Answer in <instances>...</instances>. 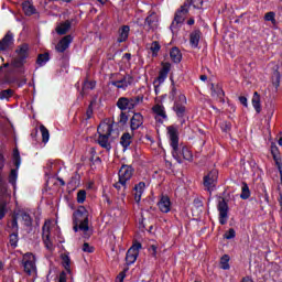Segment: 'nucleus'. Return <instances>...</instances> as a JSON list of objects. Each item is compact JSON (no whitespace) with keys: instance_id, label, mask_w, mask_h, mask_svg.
<instances>
[{"instance_id":"1","label":"nucleus","mask_w":282,"mask_h":282,"mask_svg":"<svg viewBox=\"0 0 282 282\" xmlns=\"http://www.w3.org/2000/svg\"><path fill=\"white\" fill-rule=\"evenodd\" d=\"M191 6H193L195 10H202L204 7V0H186L185 3L181 6V8L175 12L174 20L170 25V30L174 36L175 33L178 32V30L182 28V24L184 23V17H186Z\"/></svg>"},{"instance_id":"2","label":"nucleus","mask_w":282,"mask_h":282,"mask_svg":"<svg viewBox=\"0 0 282 282\" xmlns=\"http://www.w3.org/2000/svg\"><path fill=\"white\" fill-rule=\"evenodd\" d=\"M73 230L84 232V238L89 239L91 232H89V210L85 206H79L77 210L73 213Z\"/></svg>"},{"instance_id":"3","label":"nucleus","mask_w":282,"mask_h":282,"mask_svg":"<svg viewBox=\"0 0 282 282\" xmlns=\"http://www.w3.org/2000/svg\"><path fill=\"white\" fill-rule=\"evenodd\" d=\"M15 54H18V56L11 59L10 65L13 69H23L25 63H28V58H30V44H20L15 50Z\"/></svg>"},{"instance_id":"4","label":"nucleus","mask_w":282,"mask_h":282,"mask_svg":"<svg viewBox=\"0 0 282 282\" xmlns=\"http://www.w3.org/2000/svg\"><path fill=\"white\" fill-rule=\"evenodd\" d=\"M144 102V96L138 95L134 97H120L116 105L121 111H131L135 109L138 105H142Z\"/></svg>"},{"instance_id":"5","label":"nucleus","mask_w":282,"mask_h":282,"mask_svg":"<svg viewBox=\"0 0 282 282\" xmlns=\"http://www.w3.org/2000/svg\"><path fill=\"white\" fill-rule=\"evenodd\" d=\"M167 134L170 137V145L172 147V158H174L178 164H182L183 161L180 156V134L177 129L173 126L167 127Z\"/></svg>"},{"instance_id":"6","label":"nucleus","mask_w":282,"mask_h":282,"mask_svg":"<svg viewBox=\"0 0 282 282\" xmlns=\"http://www.w3.org/2000/svg\"><path fill=\"white\" fill-rule=\"evenodd\" d=\"M219 180V171L212 170L209 171L204 177H203V186L204 189L209 193V195H213V192L215 188H217V182Z\"/></svg>"},{"instance_id":"7","label":"nucleus","mask_w":282,"mask_h":282,"mask_svg":"<svg viewBox=\"0 0 282 282\" xmlns=\"http://www.w3.org/2000/svg\"><path fill=\"white\" fill-rule=\"evenodd\" d=\"M12 160L15 169H12L9 174V184L17 188V180H19V169H21V153L19 149L13 150Z\"/></svg>"},{"instance_id":"8","label":"nucleus","mask_w":282,"mask_h":282,"mask_svg":"<svg viewBox=\"0 0 282 282\" xmlns=\"http://www.w3.org/2000/svg\"><path fill=\"white\" fill-rule=\"evenodd\" d=\"M186 95L181 94L178 95L177 100L174 101L173 105V111L176 113V117L178 118V120H181V123L184 124L185 120L184 118H186Z\"/></svg>"},{"instance_id":"9","label":"nucleus","mask_w":282,"mask_h":282,"mask_svg":"<svg viewBox=\"0 0 282 282\" xmlns=\"http://www.w3.org/2000/svg\"><path fill=\"white\" fill-rule=\"evenodd\" d=\"M170 73H171V63L162 62L161 69L159 70V75L153 82L155 94H158V87H160V85H164L165 80L169 78Z\"/></svg>"},{"instance_id":"10","label":"nucleus","mask_w":282,"mask_h":282,"mask_svg":"<svg viewBox=\"0 0 282 282\" xmlns=\"http://www.w3.org/2000/svg\"><path fill=\"white\" fill-rule=\"evenodd\" d=\"M140 250H142L141 242H133V245L128 249L126 253V262L127 265H133L135 261H138V257H140Z\"/></svg>"},{"instance_id":"11","label":"nucleus","mask_w":282,"mask_h":282,"mask_svg":"<svg viewBox=\"0 0 282 282\" xmlns=\"http://www.w3.org/2000/svg\"><path fill=\"white\" fill-rule=\"evenodd\" d=\"M133 173H135L133 165L122 164L118 172V177L121 180V184H128L133 177Z\"/></svg>"},{"instance_id":"12","label":"nucleus","mask_w":282,"mask_h":282,"mask_svg":"<svg viewBox=\"0 0 282 282\" xmlns=\"http://www.w3.org/2000/svg\"><path fill=\"white\" fill-rule=\"evenodd\" d=\"M230 208L228 207V203L226 202V198H221L217 205V210L219 213L220 226H226V224H228V210Z\"/></svg>"},{"instance_id":"13","label":"nucleus","mask_w":282,"mask_h":282,"mask_svg":"<svg viewBox=\"0 0 282 282\" xmlns=\"http://www.w3.org/2000/svg\"><path fill=\"white\" fill-rule=\"evenodd\" d=\"M22 265L26 274L32 275V272H36V262L34 261V256L32 253H25Z\"/></svg>"},{"instance_id":"14","label":"nucleus","mask_w":282,"mask_h":282,"mask_svg":"<svg viewBox=\"0 0 282 282\" xmlns=\"http://www.w3.org/2000/svg\"><path fill=\"white\" fill-rule=\"evenodd\" d=\"M11 45H14V33L9 31L0 41V52H7Z\"/></svg>"},{"instance_id":"15","label":"nucleus","mask_w":282,"mask_h":282,"mask_svg":"<svg viewBox=\"0 0 282 282\" xmlns=\"http://www.w3.org/2000/svg\"><path fill=\"white\" fill-rule=\"evenodd\" d=\"M72 41H74V37L72 35H65L59 40L57 45L55 46V50L59 52V54L65 53L67 50H69V45H72Z\"/></svg>"},{"instance_id":"16","label":"nucleus","mask_w":282,"mask_h":282,"mask_svg":"<svg viewBox=\"0 0 282 282\" xmlns=\"http://www.w3.org/2000/svg\"><path fill=\"white\" fill-rule=\"evenodd\" d=\"M42 239L47 250H52V248H54V243L52 242V229L47 225L42 227Z\"/></svg>"},{"instance_id":"17","label":"nucleus","mask_w":282,"mask_h":282,"mask_svg":"<svg viewBox=\"0 0 282 282\" xmlns=\"http://www.w3.org/2000/svg\"><path fill=\"white\" fill-rule=\"evenodd\" d=\"M144 124V116L140 112H134L130 119V129L131 131H138L140 127Z\"/></svg>"},{"instance_id":"18","label":"nucleus","mask_w":282,"mask_h":282,"mask_svg":"<svg viewBox=\"0 0 282 282\" xmlns=\"http://www.w3.org/2000/svg\"><path fill=\"white\" fill-rule=\"evenodd\" d=\"M133 84V76L131 75H126L122 79L120 80H115V82H111V85L113 87H117V89H127V87L129 85H132Z\"/></svg>"},{"instance_id":"19","label":"nucleus","mask_w":282,"mask_h":282,"mask_svg":"<svg viewBox=\"0 0 282 282\" xmlns=\"http://www.w3.org/2000/svg\"><path fill=\"white\" fill-rule=\"evenodd\" d=\"M199 41H202V31L196 29L189 34V45L193 50H197L199 47Z\"/></svg>"},{"instance_id":"20","label":"nucleus","mask_w":282,"mask_h":282,"mask_svg":"<svg viewBox=\"0 0 282 282\" xmlns=\"http://www.w3.org/2000/svg\"><path fill=\"white\" fill-rule=\"evenodd\" d=\"M22 10L25 17H32L36 14V7H34V2L32 0H25L22 2Z\"/></svg>"},{"instance_id":"21","label":"nucleus","mask_w":282,"mask_h":282,"mask_svg":"<svg viewBox=\"0 0 282 282\" xmlns=\"http://www.w3.org/2000/svg\"><path fill=\"white\" fill-rule=\"evenodd\" d=\"M158 206L161 213H171V198L169 196H162Z\"/></svg>"},{"instance_id":"22","label":"nucleus","mask_w":282,"mask_h":282,"mask_svg":"<svg viewBox=\"0 0 282 282\" xmlns=\"http://www.w3.org/2000/svg\"><path fill=\"white\" fill-rule=\"evenodd\" d=\"M212 96H217L220 102H226V99H224V96H226V93L224 91V88L219 84L217 85L212 84Z\"/></svg>"},{"instance_id":"23","label":"nucleus","mask_w":282,"mask_h":282,"mask_svg":"<svg viewBox=\"0 0 282 282\" xmlns=\"http://www.w3.org/2000/svg\"><path fill=\"white\" fill-rule=\"evenodd\" d=\"M145 25H148L149 30H156L158 29V13L151 12L145 18Z\"/></svg>"},{"instance_id":"24","label":"nucleus","mask_w":282,"mask_h":282,"mask_svg":"<svg viewBox=\"0 0 282 282\" xmlns=\"http://www.w3.org/2000/svg\"><path fill=\"white\" fill-rule=\"evenodd\" d=\"M98 135H111L113 133V126L110 123H100L97 128Z\"/></svg>"},{"instance_id":"25","label":"nucleus","mask_w":282,"mask_h":282,"mask_svg":"<svg viewBox=\"0 0 282 282\" xmlns=\"http://www.w3.org/2000/svg\"><path fill=\"white\" fill-rule=\"evenodd\" d=\"M129 32H131V28L129 25H122L119 29V36L117 39V42L119 43H126L129 39Z\"/></svg>"},{"instance_id":"26","label":"nucleus","mask_w":282,"mask_h":282,"mask_svg":"<svg viewBox=\"0 0 282 282\" xmlns=\"http://www.w3.org/2000/svg\"><path fill=\"white\" fill-rule=\"evenodd\" d=\"M133 142V135L129 132H124L120 138V144L123 149V151H127L129 147H131V143Z\"/></svg>"},{"instance_id":"27","label":"nucleus","mask_w":282,"mask_h":282,"mask_svg":"<svg viewBox=\"0 0 282 282\" xmlns=\"http://www.w3.org/2000/svg\"><path fill=\"white\" fill-rule=\"evenodd\" d=\"M109 138H111V135L99 134L97 140L99 147H101V149H106V151H111V143L109 142Z\"/></svg>"},{"instance_id":"28","label":"nucleus","mask_w":282,"mask_h":282,"mask_svg":"<svg viewBox=\"0 0 282 282\" xmlns=\"http://www.w3.org/2000/svg\"><path fill=\"white\" fill-rule=\"evenodd\" d=\"M170 58L173 61L176 65L182 63V51H180V47H172L170 51Z\"/></svg>"},{"instance_id":"29","label":"nucleus","mask_w":282,"mask_h":282,"mask_svg":"<svg viewBox=\"0 0 282 282\" xmlns=\"http://www.w3.org/2000/svg\"><path fill=\"white\" fill-rule=\"evenodd\" d=\"M68 30H72V21L66 20L65 22H62L57 28L56 32L59 34V36H63L67 34Z\"/></svg>"},{"instance_id":"30","label":"nucleus","mask_w":282,"mask_h":282,"mask_svg":"<svg viewBox=\"0 0 282 282\" xmlns=\"http://www.w3.org/2000/svg\"><path fill=\"white\" fill-rule=\"evenodd\" d=\"M35 63H36L37 67H45V65H47V63H50V53L39 54Z\"/></svg>"},{"instance_id":"31","label":"nucleus","mask_w":282,"mask_h":282,"mask_svg":"<svg viewBox=\"0 0 282 282\" xmlns=\"http://www.w3.org/2000/svg\"><path fill=\"white\" fill-rule=\"evenodd\" d=\"M152 111L153 113H155V116H159V118H163V120H166L167 116L164 106L156 104L152 107Z\"/></svg>"},{"instance_id":"32","label":"nucleus","mask_w":282,"mask_h":282,"mask_svg":"<svg viewBox=\"0 0 282 282\" xmlns=\"http://www.w3.org/2000/svg\"><path fill=\"white\" fill-rule=\"evenodd\" d=\"M180 158L181 161L183 158V160H186L187 162H193V152H191L187 147H182L180 148Z\"/></svg>"},{"instance_id":"33","label":"nucleus","mask_w":282,"mask_h":282,"mask_svg":"<svg viewBox=\"0 0 282 282\" xmlns=\"http://www.w3.org/2000/svg\"><path fill=\"white\" fill-rule=\"evenodd\" d=\"M251 104L253 109L256 110V113H259L261 111V96L259 95V93L257 91L253 93Z\"/></svg>"},{"instance_id":"34","label":"nucleus","mask_w":282,"mask_h":282,"mask_svg":"<svg viewBox=\"0 0 282 282\" xmlns=\"http://www.w3.org/2000/svg\"><path fill=\"white\" fill-rule=\"evenodd\" d=\"M18 215H20V217L26 228H32V224H33L32 216H30V214H28V212H20V214H18Z\"/></svg>"},{"instance_id":"35","label":"nucleus","mask_w":282,"mask_h":282,"mask_svg":"<svg viewBox=\"0 0 282 282\" xmlns=\"http://www.w3.org/2000/svg\"><path fill=\"white\" fill-rule=\"evenodd\" d=\"M171 80V90L169 93V99L173 102H175V98L177 96V86H175V80L173 79V76L170 77Z\"/></svg>"},{"instance_id":"36","label":"nucleus","mask_w":282,"mask_h":282,"mask_svg":"<svg viewBox=\"0 0 282 282\" xmlns=\"http://www.w3.org/2000/svg\"><path fill=\"white\" fill-rule=\"evenodd\" d=\"M9 243L13 249L19 247V231H13L9 235Z\"/></svg>"},{"instance_id":"37","label":"nucleus","mask_w":282,"mask_h":282,"mask_svg":"<svg viewBox=\"0 0 282 282\" xmlns=\"http://www.w3.org/2000/svg\"><path fill=\"white\" fill-rule=\"evenodd\" d=\"M89 153V162H91V164H102V159H100V156H97L96 148H90Z\"/></svg>"},{"instance_id":"38","label":"nucleus","mask_w":282,"mask_h":282,"mask_svg":"<svg viewBox=\"0 0 282 282\" xmlns=\"http://www.w3.org/2000/svg\"><path fill=\"white\" fill-rule=\"evenodd\" d=\"M113 188H116L117 191H120L121 188H123L121 196L127 197V188H129V184L128 183L123 184L122 181L119 178V181L113 184Z\"/></svg>"},{"instance_id":"39","label":"nucleus","mask_w":282,"mask_h":282,"mask_svg":"<svg viewBox=\"0 0 282 282\" xmlns=\"http://www.w3.org/2000/svg\"><path fill=\"white\" fill-rule=\"evenodd\" d=\"M14 96V90L12 89H4L0 91V100H6L7 102H10V98Z\"/></svg>"},{"instance_id":"40","label":"nucleus","mask_w":282,"mask_h":282,"mask_svg":"<svg viewBox=\"0 0 282 282\" xmlns=\"http://www.w3.org/2000/svg\"><path fill=\"white\" fill-rule=\"evenodd\" d=\"M40 131L42 133V142L47 144L50 142V130L44 124L40 126Z\"/></svg>"},{"instance_id":"41","label":"nucleus","mask_w":282,"mask_h":282,"mask_svg":"<svg viewBox=\"0 0 282 282\" xmlns=\"http://www.w3.org/2000/svg\"><path fill=\"white\" fill-rule=\"evenodd\" d=\"M128 122H129V115H127V112L124 111H121L118 117L117 124L119 127H124Z\"/></svg>"},{"instance_id":"42","label":"nucleus","mask_w":282,"mask_h":282,"mask_svg":"<svg viewBox=\"0 0 282 282\" xmlns=\"http://www.w3.org/2000/svg\"><path fill=\"white\" fill-rule=\"evenodd\" d=\"M9 228L13 230V232H19V215H13L11 221L9 223Z\"/></svg>"},{"instance_id":"43","label":"nucleus","mask_w":282,"mask_h":282,"mask_svg":"<svg viewBox=\"0 0 282 282\" xmlns=\"http://www.w3.org/2000/svg\"><path fill=\"white\" fill-rule=\"evenodd\" d=\"M220 264L223 270H230V256L224 254L220 258Z\"/></svg>"},{"instance_id":"44","label":"nucleus","mask_w":282,"mask_h":282,"mask_svg":"<svg viewBox=\"0 0 282 282\" xmlns=\"http://www.w3.org/2000/svg\"><path fill=\"white\" fill-rule=\"evenodd\" d=\"M240 199H250V187L246 183L242 184Z\"/></svg>"},{"instance_id":"45","label":"nucleus","mask_w":282,"mask_h":282,"mask_svg":"<svg viewBox=\"0 0 282 282\" xmlns=\"http://www.w3.org/2000/svg\"><path fill=\"white\" fill-rule=\"evenodd\" d=\"M62 263H63V267L65 268V270L67 272H70V270H72V259H69V256H67V254L62 256Z\"/></svg>"},{"instance_id":"46","label":"nucleus","mask_w":282,"mask_h":282,"mask_svg":"<svg viewBox=\"0 0 282 282\" xmlns=\"http://www.w3.org/2000/svg\"><path fill=\"white\" fill-rule=\"evenodd\" d=\"M96 105V100H90L87 110H86V120H91L94 116V106Z\"/></svg>"},{"instance_id":"47","label":"nucleus","mask_w":282,"mask_h":282,"mask_svg":"<svg viewBox=\"0 0 282 282\" xmlns=\"http://www.w3.org/2000/svg\"><path fill=\"white\" fill-rule=\"evenodd\" d=\"M150 50L152 52L153 58H155V56H158L160 50H162V46L160 45V42L154 41V42H152Z\"/></svg>"},{"instance_id":"48","label":"nucleus","mask_w":282,"mask_h":282,"mask_svg":"<svg viewBox=\"0 0 282 282\" xmlns=\"http://www.w3.org/2000/svg\"><path fill=\"white\" fill-rule=\"evenodd\" d=\"M220 129L223 133H230L232 130V123L230 121H223L220 123Z\"/></svg>"},{"instance_id":"49","label":"nucleus","mask_w":282,"mask_h":282,"mask_svg":"<svg viewBox=\"0 0 282 282\" xmlns=\"http://www.w3.org/2000/svg\"><path fill=\"white\" fill-rule=\"evenodd\" d=\"M276 13H274V11H270V12H267L264 14V21H270L272 22V24H276Z\"/></svg>"},{"instance_id":"50","label":"nucleus","mask_w":282,"mask_h":282,"mask_svg":"<svg viewBox=\"0 0 282 282\" xmlns=\"http://www.w3.org/2000/svg\"><path fill=\"white\" fill-rule=\"evenodd\" d=\"M86 199H87V192L85 189H80L77 193V204H85Z\"/></svg>"},{"instance_id":"51","label":"nucleus","mask_w":282,"mask_h":282,"mask_svg":"<svg viewBox=\"0 0 282 282\" xmlns=\"http://www.w3.org/2000/svg\"><path fill=\"white\" fill-rule=\"evenodd\" d=\"M235 237H237V231H235L234 228H230L229 230H227L225 234H224V239H235Z\"/></svg>"},{"instance_id":"52","label":"nucleus","mask_w":282,"mask_h":282,"mask_svg":"<svg viewBox=\"0 0 282 282\" xmlns=\"http://www.w3.org/2000/svg\"><path fill=\"white\" fill-rule=\"evenodd\" d=\"M144 188H147V183L139 182L137 185H134L133 191L135 193H144Z\"/></svg>"},{"instance_id":"53","label":"nucleus","mask_w":282,"mask_h":282,"mask_svg":"<svg viewBox=\"0 0 282 282\" xmlns=\"http://www.w3.org/2000/svg\"><path fill=\"white\" fill-rule=\"evenodd\" d=\"M8 214V204L6 202L0 204V220Z\"/></svg>"},{"instance_id":"54","label":"nucleus","mask_w":282,"mask_h":282,"mask_svg":"<svg viewBox=\"0 0 282 282\" xmlns=\"http://www.w3.org/2000/svg\"><path fill=\"white\" fill-rule=\"evenodd\" d=\"M272 158L275 162V165L278 166V171H281L282 170L281 156L279 154H272Z\"/></svg>"},{"instance_id":"55","label":"nucleus","mask_w":282,"mask_h":282,"mask_svg":"<svg viewBox=\"0 0 282 282\" xmlns=\"http://www.w3.org/2000/svg\"><path fill=\"white\" fill-rule=\"evenodd\" d=\"M148 250L151 257H153L154 259H158V247L155 245H151Z\"/></svg>"},{"instance_id":"56","label":"nucleus","mask_w":282,"mask_h":282,"mask_svg":"<svg viewBox=\"0 0 282 282\" xmlns=\"http://www.w3.org/2000/svg\"><path fill=\"white\" fill-rule=\"evenodd\" d=\"M95 248L89 245V242H84L83 245V251L91 253L94 252Z\"/></svg>"},{"instance_id":"57","label":"nucleus","mask_w":282,"mask_h":282,"mask_svg":"<svg viewBox=\"0 0 282 282\" xmlns=\"http://www.w3.org/2000/svg\"><path fill=\"white\" fill-rule=\"evenodd\" d=\"M4 166H6V156H3L2 153H0V173H1V171H3ZM1 182L2 181L0 178V184H1Z\"/></svg>"},{"instance_id":"58","label":"nucleus","mask_w":282,"mask_h":282,"mask_svg":"<svg viewBox=\"0 0 282 282\" xmlns=\"http://www.w3.org/2000/svg\"><path fill=\"white\" fill-rule=\"evenodd\" d=\"M271 155H279V147L276 144H271Z\"/></svg>"},{"instance_id":"59","label":"nucleus","mask_w":282,"mask_h":282,"mask_svg":"<svg viewBox=\"0 0 282 282\" xmlns=\"http://www.w3.org/2000/svg\"><path fill=\"white\" fill-rule=\"evenodd\" d=\"M58 282H67V273L65 271H62L59 273V280Z\"/></svg>"},{"instance_id":"60","label":"nucleus","mask_w":282,"mask_h":282,"mask_svg":"<svg viewBox=\"0 0 282 282\" xmlns=\"http://www.w3.org/2000/svg\"><path fill=\"white\" fill-rule=\"evenodd\" d=\"M239 102L242 104L243 107H248V98L246 96H240Z\"/></svg>"},{"instance_id":"61","label":"nucleus","mask_w":282,"mask_h":282,"mask_svg":"<svg viewBox=\"0 0 282 282\" xmlns=\"http://www.w3.org/2000/svg\"><path fill=\"white\" fill-rule=\"evenodd\" d=\"M85 87L88 89H96V82H86Z\"/></svg>"},{"instance_id":"62","label":"nucleus","mask_w":282,"mask_h":282,"mask_svg":"<svg viewBox=\"0 0 282 282\" xmlns=\"http://www.w3.org/2000/svg\"><path fill=\"white\" fill-rule=\"evenodd\" d=\"M142 199V193L141 192H135L134 193V200L137 202V204H140Z\"/></svg>"},{"instance_id":"63","label":"nucleus","mask_w":282,"mask_h":282,"mask_svg":"<svg viewBox=\"0 0 282 282\" xmlns=\"http://www.w3.org/2000/svg\"><path fill=\"white\" fill-rule=\"evenodd\" d=\"M241 282H254L250 276L242 278Z\"/></svg>"},{"instance_id":"64","label":"nucleus","mask_w":282,"mask_h":282,"mask_svg":"<svg viewBox=\"0 0 282 282\" xmlns=\"http://www.w3.org/2000/svg\"><path fill=\"white\" fill-rule=\"evenodd\" d=\"M122 58H126V61H131V53L123 54Z\"/></svg>"}]
</instances>
